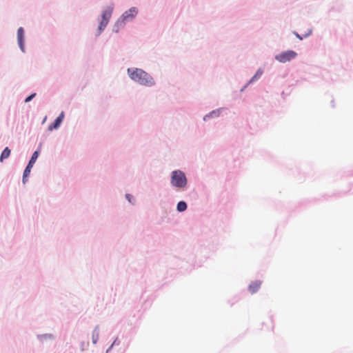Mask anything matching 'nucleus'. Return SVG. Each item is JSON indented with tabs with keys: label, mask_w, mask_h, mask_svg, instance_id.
<instances>
[{
	"label": "nucleus",
	"mask_w": 353,
	"mask_h": 353,
	"mask_svg": "<svg viewBox=\"0 0 353 353\" xmlns=\"http://www.w3.org/2000/svg\"><path fill=\"white\" fill-rule=\"evenodd\" d=\"M128 73L133 81L139 83L141 85L152 86L154 84L153 78L141 69H128Z\"/></svg>",
	"instance_id": "1"
},
{
	"label": "nucleus",
	"mask_w": 353,
	"mask_h": 353,
	"mask_svg": "<svg viewBox=\"0 0 353 353\" xmlns=\"http://www.w3.org/2000/svg\"><path fill=\"white\" fill-rule=\"evenodd\" d=\"M171 183L177 188H184L187 184L185 174L181 170L173 171L171 175Z\"/></svg>",
	"instance_id": "2"
},
{
	"label": "nucleus",
	"mask_w": 353,
	"mask_h": 353,
	"mask_svg": "<svg viewBox=\"0 0 353 353\" xmlns=\"http://www.w3.org/2000/svg\"><path fill=\"white\" fill-rule=\"evenodd\" d=\"M138 13V10L133 7L125 11L122 16L118 19L116 27L120 28L124 26L126 21H132Z\"/></svg>",
	"instance_id": "3"
},
{
	"label": "nucleus",
	"mask_w": 353,
	"mask_h": 353,
	"mask_svg": "<svg viewBox=\"0 0 353 353\" xmlns=\"http://www.w3.org/2000/svg\"><path fill=\"white\" fill-rule=\"evenodd\" d=\"M113 11L112 6H108L102 12V19L100 22V25L99 26V32L103 31L105 28L107 26L110 19L111 18L112 14Z\"/></svg>",
	"instance_id": "4"
},
{
	"label": "nucleus",
	"mask_w": 353,
	"mask_h": 353,
	"mask_svg": "<svg viewBox=\"0 0 353 353\" xmlns=\"http://www.w3.org/2000/svg\"><path fill=\"white\" fill-rule=\"evenodd\" d=\"M296 52L293 50H287L276 55L275 59L281 63H286L296 58Z\"/></svg>",
	"instance_id": "5"
},
{
	"label": "nucleus",
	"mask_w": 353,
	"mask_h": 353,
	"mask_svg": "<svg viewBox=\"0 0 353 353\" xmlns=\"http://www.w3.org/2000/svg\"><path fill=\"white\" fill-rule=\"evenodd\" d=\"M17 40L21 50L24 52V30L21 27L17 30Z\"/></svg>",
	"instance_id": "6"
},
{
	"label": "nucleus",
	"mask_w": 353,
	"mask_h": 353,
	"mask_svg": "<svg viewBox=\"0 0 353 353\" xmlns=\"http://www.w3.org/2000/svg\"><path fill=\"white\" fill-rule=\"evenodd\" d=\"M65 114L63 112H61L59 117L55 120L54 123L48 127V130L52 131L54 129H57L63 121Z\"/></svg>",
	"instance_id": "7"
},
{
	"label": "nucleus",
	"mask_w": 353,
	"mask_h": 353,
	"mask_svg": "<svg viewBox=\"0 0 353 353\" xmlns=\"http://www.w3.org/2000/svg\"><path fill=\"white\" fill-rule=\"evenodd\" d=\"M261 286V282L254 281L249 285V290L252 294L256 292Z\"/></svg>",
	"instance_id": "8"
},
{
	"label": "nucleus",
	"mask_w": 353,
	"mask_h": 353,
	"mask_svg": "<svg viewBox=\"0 0 353 353\" xmlns=\"http://www.w3.org/2000/svg\"><path fill=\"white\" fill-rule=\"evenodd\" d=\"M32 167H33L32 165L28 163L26 168L25 169V170L23 172V183H26V182L27 181L28 177L30 173V170Z\"/></svg>",
	"instance_id": "9"
},
{
	"label": "nucleus",
	"mask_w": 353,
	"mask_h": 353,
	"mask_svg": "<svg viewBox=\"0 0 353 353\" xmlns=\"http://www.w3.org/2000/svg\"><path fill=\"white\" fill-rule=\"evenodd\" d=\"M10 150L6 147L2 152L1 157H0V161L2 162L4 159L9 157L10 155Z\"/></svg>",
	"instance_id": "10"
},
{
	"label": "nucleus",
	"mask_w": 353,
	"mask_h": 353,
	"mask_svg": "<svg viewBox=\"0 0 353 353\" xmlns=\"http://www.w3.org/2000/svg\"><path fill=\"white\" fill-rule=\"evenodd\" d=\"M187 209V204L184 201H179L177 204V210L183 212Z\"/></svg>",
	"instance_id": "11"
},
{
	"label": "nucleus",
	"mask_w": 353,
	"mask_h": 353,
	"mask_svg": "<svg viewBox=\"0 0 353 353\" xmlns=\"http://www.w3.org/2000/svg\"><path fill=\"white\" fill-rule=\"evenodd\" d=\"M38 157H39V152L38 151H35L33 153V154H32V157H31V159H30V160L28 163H30V164L33 165L34 164V163L36 162Z\"/></svg>",
	"instance_id": "12"
},
{
	"label": "nucleus",
	"mask_w": 353,
	"mask_h": 353,
	"mask_svg": "<svg viewBox=\"0 0 353 353\" xmlns=\"http://www.w3.org/2000/svg\"><path fill=\"white\" fill-rule=\"evenodd\" d=\"M263 74V70L261 69H259L256 74L252 77V78L250 80V82L253 81L254 79H256L259 78Z\"/></svg>",
	"instance_id": "13"
},
{
	"label": "nucleus",
	"mask_w": 353,
	"mask_h": 353,
	"mask_svg": "<svg viewBox=\"0 0 353 353\" xmlns=\"http://www.w3.org/2000/svg\"><path fill=\"white\" fill-rule=\"evenodd\" d=\"M35 95H36L35 93L30 94L26 99L25 102L28 103V102L30 101L35 97Z\"/></svg>",
	"instance_id": "14"
},
{
	"label": "nucleus",
	"mask_w": 353,
	"mask_h": 353,
	"mask_svg": "<svg viewBox=\"0 0 353 353\" xmlns=\"http://www.w3.org/2000/svg\"><path fill=\"white\" fill-rule=\"evenodd\" d=\"M213 114H214L215 116H217V115H218L216 111H212V112L209 115H206V116H205V117H204V118H203V119H204V120H206V119H207L208 117H209L210 116H212Z\"/></svg>",
	"instance_id": "15"
},
{
	"label": "nucleus",
	"mask_w": 353,
	"mask_h": 353,
	"mask_svg": "<svg viewBox=\"0 0 353 353\" xmlns=\"http://www.w3.org/2000/svg\"><path fill=\"white\" fill-rule=\"evenodd\" d=\"M126 198H127V199H128L130 202H132V201H131L132 196H131L130 194H126Z\"/></svg>",
	"instance_id": "16"
},
{
	"label": "nucleus",
	"mask_w": 353,
	"mask_h": 353,
	"mask_svg": "<svg viewBox=\"0 0 353 353\" xmlns=\"http://www.w3.org/2000/svg\"><path fill=\"white\" fill-rule=\"evenodd\" d=\"M296 36L299 39H301V40H302V39H303V37H301L299 34H296Z\"/></svg>",
	"instance_id": "17"
},
{
	"label": "nucleus",
	"mask_w": 353,
	"mask_h": 353,
	"mask_svg": "<svg viewBox=\"0 0 353 353\" xmlns=\"http://www.w3.org/2000/svg\"><path fill=\"white\" fill-rule=\"evenodd\" d=\"M97 338H93V343H97Z\"/></svg>",
	"instance_id": "18"
},
{
	"label": "nucleus",
	"mask_w": 353,
	"mask_h": 353,
	"mask_svg": "<svg viewBox=\"0 0 353 353\" xmlns=\"http://www.w3.org/2000/svg\"><path fill=\"white\" fill-rule=\"evenodd\" d=\"M310 33H311V30H310L309 32L305 35V37H307L308 35L310 34Z\"/></svg>",
	"instance_id": "19"
}]
</instances>
